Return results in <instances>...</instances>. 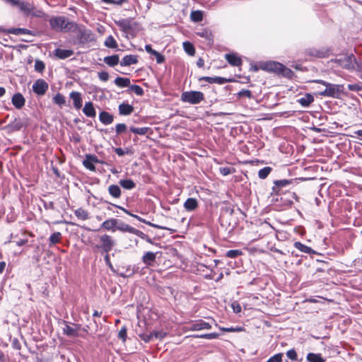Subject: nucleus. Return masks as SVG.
Returning a JSON list of instances; mask_svg holds the SVG:
<instances>
[{
  "label": "nucleus",
  "instance_id": "34",
  "mask_svg": "<svg viewBox=\"0 0 362 362\" xmlns=\"http://www.w3.org/2000/svg\"><path fill=\"white\" fill-rule=\"evenodd\" d=\"M190 18L194 22H200L203 19V13L201 11H193L191 12Z\"/></svg>",
  "mask_w": 362,
  "mask_h": 362
},
{
  "label": "nucleus",
  "instance_id": "30",
  "mask_svg": "<svg viewBox=\"0 0 362 362\" xmlns=\"http://www.w3.org/2000/svg\"><path fill=\"white\" fill-rule=\"evenodd\" d=\"M115 83L119 87H128L130 85V80L128 78L117 77L115 80Z\"/></svg>",
  "mask_w": 362,
  "mask_h": 362
},
{
  "label": "nucleus",
  "instance_id": "40",
  "mask_svg": "<svg viewBox=\"0 0 362 362\" xmlns=\"http://www.w3.org/2000/svg\"><path fill=\"white\" fill-rule=\"evenodd\" d=\"M272 168L270 167H264L260 169L258 172V176L261 179H265L271 173Z\"/></svg>",
  "mask_w": 362,
  "mask_h": 362
},
{
  "label": "nucleus",
  "instance_id": "47",
  "mask_svg": "<svg viewBox=\"0 0 362 362\" xmlns=\"http://www.w3.org/2000/svg\"><path fill=\"white\" fill-rule=\"evenodd\" d=\"M283 354H276L271 357L267 362H282Z\"/></svg>",
  "mask_w": 362,
  "mask_h": 362
},
{
  "label": "nucleus",
  "instance_id": "23",
  "mask_svg": "<svg viewBox=\"0 0 362 362\" xmlns=\"http://www.w3.org/2000/svg\"><path fill=\"white\" fill-rule=\"evenodd\" d=\"M133 111L134 107L129 104L122 103L119 106V112L120 115H129L132 114Z\"/></svg>",
  "mask_w": 362,
  "mask_h": 362
},
{
  "label": "nucleus",
  "instance_id": "58",
  "mask_svg": "<svg viewBox=\"0 0 362 362\" xmlns=\"http://www.w3.org/2000/svg\"><path fill=\"white\" fill-rule=\"evenodd\" d=\"M231 308H233V310L235 313H239L241 312V306L237 302H233L231 304Z\"/></svg>",
  "mask_w": 362,
  "mask_h": 362
},
{
  "label": "nucleus",
  "instance_id": "24",
  "mask_svg": "<svg viewBox=\"0 0 362 362\" xmlns=\"http://www.w3.org/2000/svg\"><path fill=\"white\" fill-rule=\"evenodd\" d=\"M104 62L110 66L117 65L119 62V55L115 54L112 56L105 57L103 59Z\"/></svg>",
  "mask_w": 362,
  "mask_h": 362
},
{
  "label": "nucleus",
  "instance_id": "16",
  "mask_svg": "<svg viewBox=\"0 0 362 362\" xmlns=\"http://www.w3.org/2000/svg\"><path fill=\"white\" fill-rule=\"evenodd\" d=\"M198 207V202L195 198H188L184 203V208L187 211H193Z\"/></svg>",
  "mask_w": 362,
  "mask_h": 362
},
{
  "label": "nucleus",
  "instance_id": "49",
  "mask_svg": "<svg viewBox=\"0 0 362 362\" xmlns=\"http://www.w3.org/2000/svg\"><path fill=\"white\" fill-rule=\"evenodd\" d=\"M115 130H116L117 134H122L127 130V125L123 123L117 124L115 126Z\"/></svg>",
  "mask_w": 362,
  "mask_h": 362
},
{
  "label": "nucleus",
  "instance_id": "37",
  "mask_svg": "<svg viewBox=\"0 0 362 362\" xmlns=\"http://www.w3.org/2000/svg\"><path fill=\"white\" fill-rule=\"evenodd\" d=\"M183 47L185 51L190 56H193L195 54V49L192 44L189 42H185L183 43Z\"/></svg>",
  "mask_w": 362,
  "mask_h": 362
},
{
  "label": "nucleus",
  "instance_id": "62",
  "mask_svg": "<svg viewBox=\"0 0 362 362\" xmlns=\"http://www.w3.org/2000/svg\"><path fill=\"white\" fill-rule=\"evenodd\" d=\"M154 56L156 57V61L158 64L163 63L165 60L164 57L162 54H160L158 52H156Z\"/></svg>",
  "mask_w": 362,
  "mask_h": 362
},
{
  "label": "nucleus",
  "instance_id": "57",
  "mask_svg": "<svg viewBox=\"0 0 362 362\" xmlns=\"http://www.w3.org/2000/svg\"><path fill=\"white\" fill-rule=\"evenodd\" d=\"M98 77L102 81H107L109 79V74L106 71H101L98 73Z\"/></svg>",
  "mask_w": 362,
  "mask_h": 362
},
{
  "label": "nucleus",
  "instance_id": "63",
  "mask_svg": "<svg viewBox=\"0 0 362 362\" xmlns=\"http://www.w3.org/2000/svg\"><path fill=\"white\" fill-rule=\"evenodd\" d=\"M86 157L93 164L99 163V160L95 156L89 154L86 155Z\"/></svg>",
  "mask_w": 362,
  "mask_h": 362
},
{
  "label": "nucleus",
  "instance_id": "7",
  "mask_svg": "<svg viewBox=\"0 0 362 362\" xmlns=\"http://www.w3.org/2000/svg\"><path fill=\"white\" fill-rule=\"evenodd\" d=\"M115 206L117 207L118 209H121L122 211H123L124 213H126L127 214L129 215L130 216H132L135 218H136L138 221L142 222V223H144L148 226H151L153 228H160V229H168V228L166 227H164V226H158L157 224H154V223H152L149 221H147L146 220L142 218L141 217L136 215V214H132L129 211L127 210L126 209H124V207L122 206H117V205H115Z\"/></svg>",
  "mask_w": 362,
  "mask_h": 362
},
{
  "label": "nucleus",
  "instance_id": "44",
  "mask_svg": "<svg viewBox=\"0 0 362 362\" xmlns=\"http://www.w3.org/2000/svg\"><path fill=\"white\" fill-rule=\"evenodd\" d=\"M130 90L135 93L137 95H142L144 94V90L141 87L137 85H132L129 86Z\"/></svg>",
  "mask_w": 362,
  "mask_h": 362
},
{
  "label": "nucleus",
  "instance_id": "43",
  "mask_svg": "<svg viewBox=\"0 0 362 362\" xmlns=\"http://www.w3.org/2000/svg\"><path fill=\"white\" fill-rule=\"evenodd\" d=\"M241 255L242 252L240 250H230L226 252V257L229 258H235Z\"/></svg>",
  "mask_w": 362,
  "mask_h": 362
},
{
  "label": "nucleus",
  "instance_id": "38",
  "mask_svg": "<svg viewBox=\"0 0 362 362\" xmlns=\"http://www.w3.org/2000/svg\"><path fill=\"white\" fill-rule=\"evenodd\" d=\"M148 127H141V128H136L132 127H130V131L134 134H139V135H144L148 133L149 131Z\"/></svg>",
  "mask_w": 362,
  "mask_h": 362
},
{
  "label": "nucleus",
  "instance_id": "46",
  "mask_svg": "<svg viewBox=\"0 0 362 362\" xmlns=\"http://www.w3.org/2000/svg\"><path fill=\"white\" fill-rule=\"evenodd\" d=\"M83 165L88 170L91 171L95 170V167L93 163H92L86 157L85 160L83 161Z\"/></svg>",
  "mask_w": 362,
  "mask_h": 362
},
{
  "label": "nucleus",
  "instance_id": "45",
  "mask_svg": "<svg viewBox=\"0 0 362 362\" xmlns=\"http://www.w3.org/2000/svg\"><path fill=\"white\" fill-rule=\"evenodd\" d=\"M238 97L251 98L252 97V94L250 90L243 89L238 93Z\"/></svg>",
  "mask_w": 362,
  "mask_h": 362
},
{
  "label": "nucleus",
  "instance_id": "17",
  "mask_svg": "<svg viewBox=\"0 0 362 362\" xmlns=\"http://www.w3.org/2000/svg\"><path fill=\"white\" fill-rule=\"evenodd\" d=\"M226 59L232 66H240L242 64L241 59L235 54H227L225 55Z\"/></svg>",
  "mask_w": 362,
  "mask_h": 362
},
{
  "label": "nucleus",
  "instance_id": "26",
  "mask_svg": "<svg viewBox=\"0 0 362 362\" xmlns=\"http://www.w3.org/2000/svg\"><path fill=\"white\" fill-rule=\"evenodd\" d=\"M156 259V253L147 252L142 257L143 262L146 265H151Z\"/></svg>",
  "mask_w": 362,
  "mask_h": 362
},
{
  "label": "nucleus",
  "instance_id": "52",
  "mask_svg": "<svg viewBox=\"0 0 362 362\" xmlns=\"http://www.w3.org/2000/svg\"><path fill=\"white\" fill-rule=\"evenodd\" d=\"M220 329L227 332H240L243 330L241 327H220Z\"/></svg>",
  "mask_w": 362,
  "mask_h": 362
},
{
  "label": "nucleus",
  "instance_id": "9",
  "mask_svg": "<svg viewBox=\"0 0 362 362\" xmlns=\"http://www.w3.org/2000/svg\"><path fill=\"white\" fill-rule=\"evenodd\" d=\"M211 328V325L206 322H204L203 320H199L196 322L192 323L189 327V330L190 331H199L202 329H209Z\"/></svg>",
  "mask_w": 362,
  "mask_h": 362
},
{
  "label": "nucleus",
  "instance_id": "27",
  "mask_svg": "<svg viewBox=\"0 0 362 362\" xmlns=\"http://www.w3.org/2000/svg\"><path fill=\"white\" fill-rule=\"evenodd\" d=\"M108 192L114 198H119L121 196V189L118 185H111L108 187Z\"/></svg>",
  "mask_w": 362,
  "mask_h": 362
},
{
  "label": "nucleus",
  "instance_id": "35",
  "mask_svg": "<svg viewBox=\"0 0 362 362\" xmlns=\"http://www.w3.org/2000/svg\"><path fill=\"white\" fill-rule=\"evenodd\" d=\"M104 44L107 47L109 48H117L118 46L116 40L112 35L107 37Z\"/></svg>",
  "mask_w": 362,
  "mask_h": 362
},
{
  "label": "nucleus",
  "instance_id": "51",
  "mask_svg": "<svg viewBox=\"0 0 362 362\" xmlns=\"http://www.w3.org/2000/svg\"><path fill=\"white\" fill-rule=\"evenodd\" d=\"M152 334H153V339L155 338V339H162L165 337L166 333L163 331H155V332H152Z\"/></svg>",
  "mask_w": 362,
  "mask_h": 362
},
{
  "label": "nucleus",
  "instance_id": "18",
  "mask_svg": "<svg viewBox=\"0 0 362 362\" xmlns=\"http://www.w3.org/2000/svg\"><path fill=\"white\" fill-rule=\"evenodd\" d=\"M99 119L103 124L107 125L113 122L114 117L109 112L103 111L99 115Z\"/></svg>",
  "mask_w": 362,
  "mask_h": 362
},
{
  "label": "nucleus",
  "instance_id": "11",
  "mask_svg": "<svg viewBox=\"0 0 362 362\" xmlns=\"http://www.w3.org/2000/svg\"><path fill=\"white\" fill-rule=\"evenodd\" d=\"M70 98L74 102V106L76 109L79 110L82 107L81 94L77 91H72L69 95Z\"/></svg>",
  "mask_w": 362,
  "mask_h": 362
},
{
  "label": "nucleus",
  "instance_id": "50",
  "mask_svg": "<svg viewBox=\"0 0 362 362\" xmlns=\"http://www.w3.org/2000/svg\"><path fill=\"white\" fill-rule=\"evenodd\" d=\"M290 183H291V181L288 180H276L274 182L275 186L279 187H286L288 185H289Z\"/></svg>",
  "mask_w": 362,
  "mask_h": 362
},
{
  "label": "nucleus",
  "instance_id": "22",
  "mask_svg": "<svg viewBox=\"0 0 362 362\" xmlns=\"http://www.w3.org/2000/svg\"><path fill=\"white\" fill-rule=\"evenodd\" d=\"M65 325L63 327L64 334L68 337H76L78 335V329L76 327H71L64 322Z\"/></svg>",
  "mask_w": 362,
  "mask_h": 362
},
{
  "label": "nucleus",
  "instance_id": "21",
  "mask_svg": "<svg viewBox=\"0 0 362 362\" xmlns=\"http://www.w3.org/2000/svg\"><path fill=\"white\" fill-rule=\"evenodd\" d=\"M83 112L87 117H94L96 114L93 105L91 102H88L85 104Z\"/></svg>",
  "mask_w": 362,
  "mask_h": 362
},
{
  "label": "nucleus",
  "instance_id": "10",
  "mask_svg": "<svg viewBox=\"0 0 362 362\" xmlns=\"http://www.w3.org/2000/svg\"><path fill=\"white\" fill-rule=\"evenodd\" d=\"M199 81H204L209 83H218V84H224L227 82L230 81V79H227L226 78L216 76V77H209V76H203L199 78Z\"/></svg>",
  "mask_w": 362,
  "mask_h": 362
},
{
  "label": "nucleus",
  "instance_id": "6",
  "mask_svg": "<svg viewBox=\"0 0 362 362\" xmlns=\"http://www.w3.org/2000/svg\"><path fill=\"white\" fill-rule=\"evenodd\" d=\"M48 89V84L42 79L37 80L33 85V91L40 95L45 93Z\"/></svg>",
  "mask_w": 362,
  "mask_h": 362
},
{
  "label": "nucleus",
  "instance_id": "20",
  "mask_svg": "<svg viewBox=\"0 0 362 362\" xmlns=\"http://www.w3.org/2000/svg\"><path fill=\"white\" fill-rule=\"evenodd\" d=\"M74 54L72 50L57 49L54 50V55L59 59H66Z\"/></svg>",
  "mask_w": 362,
  "mask_h": 362
},
{
  "label": "nucleus",
  "instance_id": "19",
  "mask_svg": "<svg viewBox=\"0 0 362 362\" xmlns=\"http://www.w3.org/2000/svg\"><path fill=\"white\" fill-rule=\"evenodd\" d=\"M138 62L137 57L135 55H126L122 61L120 62V64L122 66H130L132 64H135Z\"/></svg>",
  "mask_w": 362,
  "mask_h": 362
},
{
  "label": "nucleus",
  "instance_id": "64",
  "mask_svg": "<svg viewBox=\"0 0 362 362\" xmlns=\"http://www.w3.org/2000/svg\"><path fill=\"white\" fill-rule=\"evenodd\" d=\"M145 49H146V51L148 53L151 54H153V55H154V54H155V53L157 52V51H156V50L153 49H152V47H151V46L150 45H146L145 46Z\"/></svg>",
  "mask_w": 362,
  "mask_h": 362
},
{
  "label": "nucleus",
  "instance_id": "54",
  "mask_svg": "<svg viewBox=\"0 0 362 362\" xmlns=\"http://www.w3.org/2000/svg\"><path fill=\"white\" fill-rule=\"evenodd\" d=\"M30 16H35V17H43L44 13L40 10H35L34 7H32V11L30 13Z\"/></svg>",
  "mask_w": 362,
  "mask_h": 362
},
{
  "label": "nucleus",
  "instance_id": "14",
  "mask_svg": "<svg viewBox=\"0 0 362 362\" xmlns=\"http://www.w3.org/2000/svg\"><path fill=\"white\" fill-rule=\"evenodd\" d=\"M313 101L314 97L310 93H306L297 100V102L303 107H309Z\"/></svg>",
  "mask_w": 362,
  "mask_h": 362
},
{
  "label": "nucleus",
  "instance_id": "55",
  "mask_svg": "<svg viewBox=\"0 0 362 362\" xmlns=\"http://www.w3.org/2000/svg\"><path fill=\"white\" fill-rule=\"evenodd\" d=\"M286 356L288 358L291 360H297V354L294 349L288 350L286 352Z\"/></svg>",
  "mask_w": 362,
  "mask_h": 362
},
{
  "label": "nucleus",
  "instance_id": "28",
  "mask_svg": "<svg viewBox=\"0 0 362 362\" xmlns=\"http://www.w3.org/2000/svg\"><path fill=\"white\" fill-rule=\"evenodd\" d=\"M119 183L124 189H132L136 186L134 181L130 179L120 180Z\"/></svg>",
  "mask_w": 362,
  "mask_h": 362
},
{
  "label": "nucleus",
  "instance_id": "33",
  "mask_svg": "<svg viewBox=\"0 0 362 362\" xmlns=\"http://www.w3.org/2000/svg\"><path fill=\"white\" fill-rule=\"evenodd\" d=\"M76 216L81 220L85 221L88 218V213L84 209L80 208L74 211Z\"/></svg>",
  "mask_w": 362,
  "mask_h": 362
},
{
  "label": "nucleus",
  "instance_id": "5",
  "mask_svg": "<svg viewBox=\"0 0 362 362\" xmlns=\"http://www.w3.org/2000/svg\"><path fill=\"white\" fill-rule=\"evenodd\" d=\"M51 27L57 31H62L66 28L68 23L64 17L59 16L52 18L49 20Z\"/></svg>",
  "mask_w": 362,
  "mask_h": 362
},
{
  "label": "nucleus",
  "instance_id": "48",
  "mask_svg": "<svg viewBox=\"0 0 362 362\" xmlns=\"http://www.w3.org/2000/svg\"><path fill=\"white\" fill-rule=\"evenodd\" d=\"M118 338L125 341L127 339V327H122L118 332Z\"/></svg>",
  "mask_w": 362,
  "mask_h": 362
},
{
  "label": "nucleus",
  "instance_id": "59",
  "mask_svg": "<svg viewBox=\"0 0 362 362\" xmlns=\"http://www.w3.org/2000/svg\"><path fill=\"white\" fill-rule=\"evenodd\" d=\"M233 171L231 170V169L230 168H227V167H225V168H220V173L223 175H228L229 174H230Z\"/></svg>",
  "mask_w": 362,
  "mask_h": 362
},
{
  "label": "nucleus",
  "instance_id": "13",
  "mask_svg": "<svg viewBox=\"0 0 362 362\" xmlns=\"http://www.w3.org/2000/svg\"><path fill=\"white\" fill-rule=\"evenodd\" d=\"M116 24L125 33L129 32L133 28V24L129 19H122L116 22Z\"/></svg>",
  "mask_w": 362,
  "mask_h": 362
},
{
  "label": "nucleus",
  "instance_id": "39",
  "mask_svg": "<svg viewBox=\"0 0 362 362\" xmlns=\"http://www.w3.org/2000/svg\"><path fill=\"white\" fill-rule=\"evenodd\" d=\"M53 101L55 104L59 106L64 105L66 102L64 96L59 93L55 95L53 98Z\"/></svg>",
  "mask_w": 362,
  "mask_h": 362
},
{
  "label": "nucleus",
  "instance_id": "56",
  "mask_svg": "<svg viewBox=\"0 0 362 362\" xmlns=\"http://www.w3.org/2000/svg\"><path fill=\"white\" fill-rule=\"evenodd\" d=\"M140 337L145 342H149L153 339L152 332L149 334H141Z\"/></svg>",
  "mask_w": 362,
  "mask_h": 362
},
{
  "label": "nucleus",
  "instance_id": "1",
  "mask_svg": "<svg viewBox=\"0 0 362 362\" xmlns=\"http://www.w3.org/2000/svg\"><path fill=\"white\" fill-rule=\"evenodd\" d=\"M315 82L326 86V88L319 93L321 96L339 98L344 90L343 85L332 84L322 80H317Z\"/></svg>",
  "mask_w": 362,
  "mask_h": 362
},
{
  "label": "nucleus",
  "instance_id": "2",
  "mask_svg": "<svg viewBox=\"0 0 362 362\" xmlns=\"http://www.w3.org/2000/svg\"><path fill=\"white\" fill-rule=\"evenodd\" d=\"M336 62L342 68L346 69H359L360 64L357 62L356 57L353 54H342L336 59Z\"/></svg>",
  "mask_w": 362,
  "mask_h": 362
},
{
  "label": "nucleus",
  "instance_id": "53",
  "mask_svg": "<svg viewBox=\"0 0 362 362\" xmlns=\"http://www.w3.org/2000/svg\"><path fill=\"white\" fill-rule=\"evenodd\" d=\"M35 69L36 71L41 72L45 69V64L42 62L37 60L35 64Z\"/></svg>",
  "mask_w": 362,
  "mask_h": 362
},
{
  "label": "nucleus",
  "instance_id": "15",
  "mask_svg": "<svg viewBox=\"0 0 362 362\" xmlns=\"http://www.w3.org/2000/svg\"><path fill=\"white\" fill-rule=\"evenodd\" d=\"M12 104L17 108L21 109L25 105V98L21 93H16L12 97Z\"/></svg>",
  "mask_w": 362,
  "mask_h": 362
},
{
  "label": "nucleus",
  "instance_id": "36",
  "mask_svg": "<svg viewBox=\"0 0 362 362\" xmlns=\"http://www.w3.org/2000/svg\"><path fill=\"white\" fill-rule=\"evenodd\" d=\"M279 74H281L282 76H284L285 77L289 78H291L293 75V71L290 69L286 67L282 64H281V68L280 69Z\"/></svg>",
  "mask_w": 362,
  "mask_h": 362
},
{
  "label": "nucleus",
  "instance_id": "3",
  "mask_svg": "<svg viewBox=\"0 0 362 362\" xmlns=\"http://www.w3.org/2000/svg\"><path fill=\"white\" fill-rule=\"evenodd\" d=\"M181 100L191 105H197L200 103L204 99V95L202 92L190 90L185 91L181 94Z\"/></svg>",
  "mask_w": 362,
  "mask_h": 362
},
{
  "label": "nucleus",
  "instance_id": "8",
  "mask_svg": "<svg viewBox=\"0 0 362 362\" xmlns=\"http://www.w3.org/2000/svg\"><path fill=\"white\" fill-rule=\"evenodd\" d=\"M281 64L276 62H268L261 65V69L267 71L279 74Z\"/></svg>",
  "mask_w": 362,
  "mask_h": 362
},
{
  "label": "nucleus",
  "instance_id": "41",
  "mask_svg": "<svg viewBox=\"0 0 362 362\" xmlns=\"http://www.w3.org/2000/svg\"><path fill=\"white\" fill-rule=\"evenodd\" d=\"M219 336V334L218 333H209V334H200V335H193V337L195 338H202V339H214L218 338Z\"/></svg>",
  "mask_w": 362,
  "mask_h": 362
},
{
  "label": "nucleus",
  "instance_id": "29",
  "mask_svg": "<svg viewBox=\"0 0 362 362\" xmlns=\"http://www.w3.org/2000/svg\"><path fill=\"white\" fill-rule=\"evenodd\" d=\"M307 360L309 362H325L320 354L310 353L307 356Z\"/></svg>",
  "mask_w": 362,
  "mask_h": 362
},
{
  "label": "nucleus",
  "instance_id": "42",
  "mask_svg": "<svg viewBox=\"0 0 362 362\" xmlns=\"http://www.w3.org/2000/svg\"><path fill=\"white\" fill-rule=\"evenodd\" d=\"M9 33L14 35L21 34H30V31L25 28H13L9 30Z\"/></svg>",
  "mask_w": 362,
  "mask_h": 362
},
{
  "label": "nucleus",
  "instance_id": "60",
  "mask_svg": "<svg viewBox=\"0 0 362 362\" xmlns=\"http://www.w3.org/2000/svg\"><path fill=\"white\" fill-rule=\"evenodd\" d=\"M132 234H134V235L140 237L142 239H146V235L142 231H140L136 228H134V230L132 231Z\"/></svg>",
  "mask_w": 362,
  "mask_h": 362
},
{
  "label": "nucleus",
  "instance_id": "32",
  "mask_svg": "<svg viewBox=\"0 0 362 362\" xmlns=\"http://www.w3.org/2000/svg\"><path fill=\"white\" fill-rule=\"evenodd\" d=\"M61 239L62 233L60 232H55L52 233L49 237V246L52 247V245L59 243Z\"/></svg>",
  "mask_w": 362,
  "mask_h": 362
},
{
  "label": "nucleus",
  "instance_id": "12",
  "mask_svg": "<svg viewBox=\"0 0 362 362\" xmlns=\"http://www.w3.org/2000/svg\"><path fill=\"white\" fill-rule=\"evenodd\" d=\"M118 223V220L116 218H109L106 221H105L102 223V228L107 230H112V232H115L117 229Z\"/></svg>",
  "mask_w": 362,
  "mask_h": 362
},
{
  "label": "nucleus",
  "instance_id": "61",
  "mask_svg": "<svg viewBox=\"0 0 362 362\" xmlns=\"http://www.w3.org/2000/svg\"><path fill=\"white\" fill-rule=\"evenodd\" d=\"M348 88L352 91H358L362 89L361 87L358 84H349L348 86Z\"/></svg>",
  "mask_w": 362,
  "mask_h": 362
},
{
  "label": "nucleus",
  "instance_id": "31",
  "mask_svg": "<svg viewBox=\"0 0 362 362\" xmlns=\"http://www.w3.org/2000/svg\"><path fill=\"white\" fill-rule=\"evenodd\" d=\"M134 228L132 227L131 226L118 221L117 229L119 231L132 233Z\"/></svg>",
  "mask_w": 362,
  "mask_h": 362
},
{
  "label": "nucleus",
  "instance_id": "25",
  "mask_svg": "<svg viewBox=\"0 0 362 362\" xmlns=\"http://www.w3.org/2000/svg\"><path fill=\"white\" fill-rule=\"evenodd\" d=\"M293 245L296 249H298V250H300L302 252H304L306 254L315 253L314 250L311 247L306 246L300 242L294 243Z\"/></svg>",
  "mask_w": 362,
  "mask_h": 362
},
{
  "label": "nucleus",
  "instance_id": "4",
  "mask_svg": "<svg viewBox=\"0 0 362 362\" xmlns=\"http://www.w3.org/2000/svg\"><path fill=\"white\" fill-rule=\"evenodd\" d=\"M100 245V247L105 252H109L115 245V241L112 238V237L109 235L104 234L100 236L99 238Z\"/></svg>",
  "mask_w": 362,
  "mask_h": 362
}]
</instances>
